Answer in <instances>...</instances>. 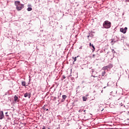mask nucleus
Wrapping results in <instances>:
<instances>
[{"label": "nucleus", "mask_w": 129, "mask_h": 129, "mask_svg": "<svg viewBox=\"0 0 129 129\" xmlns=\"http://www.w3.org/2000/svg\"><path fill=\"white\" fill-rule=\"evenodd\" d=\"M28 7H31V5H28Z\"/></svg>", "instance_id": "4c0bfd02"}, {"label": "nucleus", "mask_w": 129, "mask_h": 129, "mask_svg": "<svg viewBox=\"0 0 129 129\" xmlns=\"http://www.w3.org/2000/svg\"><path fill=\"white\" fill-rule=\"evenodd\" d=\"M99 110H101V111H103V108L101 109H99Z\"/></svg>", "instance_id": "2f4dec72"}, {"label": "nucleus", "mask_w": 129, "mask_h": 129, "mask_svg": "<svg viewBox=\"0 0 129 129\" xmlns=\"http://www.w3.org/2000/svg\"><path fill=\"white\" fill-rule=\"evenodd\" d=\"M103 27L104 29H109L111 27V22L106 20L103 24Z\"/></svg>", "instance_id": "f257e3e1"}, {"label": "nucleus", "mask_w": 129, "mask_h": 129, "mask_svg": "<svg viewBox=\"0 0 129 129\" xmlns=\"http://www.w3.org/2000/svg\"><path fill=\"white\" fill-rule=\"evenodd\" d=\"M115 38L111 40V43L112 45H113V44H114V43H116V42H117L116 40H115Z\"/></svg>", "instance_id": "4468645a"}, {"label": "nucleus", "mask_w": 129, "mask_h": 129, "mask_svg": "<svg viewBox=\"0 0 129 129\" xmlns=\"http://www.w3.org/2000/svg\"><path fill=\"white\" fill-rule=\"evenodd\" d=\"M20 6H17L16 7L17 11H21L22 9H24V6H25V5L21 4Z\"/></svg>", "instance_id": "39448f33"}, {"label": "nucleus", "mask_w": 129, "mask_h": 129, "mask_svg": "<svg viewBox=\"0 0 129 129\" xmlns=\"http://www.w3.org/2000/svg\"><path fill=\"white\" fill-rule=\"evenodd\" d=\"M95 57V54H93V57L94 58Z\"/></svg>", "instance_id": "72a5a7b5"}, {"label": "nucleus", "mask_w": 129, "mask_h": 129, "mask_svg": "<svg viewBox=\"0 0 129 129\" xmlns=\"http://www.w3.org/2000/svg\"><path fill=\"white\" fill-rule=\"evenodd\" d=\"M58 102H59V100H58Z\"/></svg>", "instance_id": "79ce46f5"}, {"label": "nucleus", "mask_w": 129, "mask_h": 129, "mask_svg": "<svg viewBox=\"0 0 129 129\" xmlns=\"http://www.w3.org/2000/svg\"><path fill=\"white\" fill-rule=\"evenodd\" d=\"M88 95H89L88 94H87L86 96H87H87H88Z\"/></svg>", "instance_id": "e433bc0d"}, {"label": "nucleus", "mask_w": 129, "mask_h": 129, "mask_svg": "<svg viewBox=\"0 0 129 129\" xmlns=\"http://www.w3.org/2000/svg\"><path fill=\"white\" fill-rule=\"evenodd\" d=\"M78 57V56L77 57H74V56L72 57V59H73V60H74L73 62V64H74V62L76 61V60H77Z\"/></svg>", "instance_id": "ddd939ff"}, {"label": "nucleus", "mask_w": 129, "mask_h": 129, "mask_svg": "<svg viewBox=\"0 0 129 129\" xmlns=\"http://www.w3.org/2000/svg\"><path fill=\"white\" fill-rule=\"evenodd\" d=\"M18 99H19V97L17 95H15L14 96V101L15 102H16V101H17V102H19V101H18Z\"/></svg>", "instance_id": "f8f14e48"}, {"label": "nucleus", "mask_w": 129, "mask_h": 129, "mask_svg": "<svg viewBox=\"0 0 129 129\" xmlns=\"http://www.w3.org/2000/svg\"><path fill=\"white\" fill-rule=\"evenodd\" d=\"M32 10H33V9L31 7H28L27 8L28 12H31V11H32Z\"/></svg>", "instance_id": "dca6fc26"}, {"label": "nucleus", "mask_w": 129, "mask_h": 129, "mask_svg": "<svg viewBox=\"0 0 129 129\" xmlns=\"http://www.w3.org/2000/svg\"><path fill=\"white\" fill-rule=\"evenodd\" d=\"M125 3H129V0H125Z\"/></svg>", "instance_id": "cd10ccee"}, {"label": "nucleus", "mask_w": 129, "mask_h": 129, "mask_svg": "<svg viewBox=\"0 0 129 129\" xmlns=\"http://www.w3.org/2000/svg\"><path fill=\"white\" fill-rule=\"evenodd\" d=\"M87 100V98L86 97H85V96L83 97V101H86Z\"/></svg>", "instance_id": "a211bd4d"}, {"label": "nucleus", "mask_w": 129, "mask_h": 129, "mask_svg": "<svg viewBox=\"0 0 129 129\" xmlns=\"http://www.w3.org/2000/svg\"><path fill=\"white\" fill-rule=\"evenodd\" d=\"M107 85H108V83H107Z\"/></svg>", "instance_id": "ea45409f"}, {"label": "nucleus", "mask_w": 129, "mask_h": 129, "mask_svg": "<svg viewBox=\"0 0 129 129\" xmlns=\"http://www.w3.org/2000/svg\"><path fill=\"white\" fill-rule=\"evenodd\" d=\"M89 37H90V36H89V35H88V36H87V38H88V39H89Z\"/></svg>", "instance_id": "473e14b6"}, {"label": "nucleus", "mask_w": 129, "mask_h": 129, "mask_svg": "<svg viewBox=\"0 0 129 129\" xmlns=\"http://www.w3.org/2000/svg\"><path fill=\"white\" fill-rule=\"evenodd\" d=\"M105 75V71L102 72V76H104Z\"/></svg>", "instance_id": "4be33fe9"}, {"label": "nucleus", "mask_w": 129, "mask_h": 129, "mask_svg": "<svg viewBox=\"0 0 129 129\" xmlns=\"http://www.w3.org/2000/svg\"><path fill=\"white\" fill-rule=\"evenodd\" d=\"M122 1H124V0H122Z\"/></svg>", "instance_id": "37998d69"}, {"label": "nucleus", "mask_w": 129, "mask_h": 129, "mask_svg": "<svg viewBox=\"0 0 129 129\" xmlns=\"http://www.w3.org/2000/svg\"><path fill=\"white\" fill-rule=\"evenodd\" d=\"M113 67V66L112 63H109L108 65L104 67L103 68L104 70H109V69H110Z\"/></svg>", "instance_id": "f03ea898"}, {"label": "nucleus", "mask_w": 129, "mask_h": 129, "mask_svg": "<svg viewBox=\"0 0 129 129\" xmlns=\"http://www.w3.org/2000/svg\"><path fill=\"white\" fill-rule=\"evenodd\" d=\"M114 39H117V40H116L117 41V42H118V41H119V37H118L117 36H115Z\"/></svg>", "instance_id": "6ab92c4d"}, {"label": "nucleus", "mask_w": 129, "mask_h": 129, "mask_svg": "<svg viewBox=\"0 0 129 129\" xmlns=\"http://www.w3.org/2000/svg\"><path fill=\"white\" fill-rule=\"evenodd\" d=\"M112 53H115V54H116V52L114 51V49H112Z\"/></svg>", "instance_id": "5701e85b"}, {"label": "nucleus", "mask_w": 129, "mask_h": 129, "mask_svg": "<svg viewBox=\"0 0 129 129\" xmlns=\"http://www.w3.org/2000/svg\"><path fill=\"white\" fill-rule=\"evenodd\" d=\"M64 101H65V99H62L60 101V102H59L58 104H60V103H62V102H64Z\"/></svg>", "instance_id": "aec40b11"}, {"label": "nucleus", "mask_w": 129, "mask_h": 129, "mask_svg": "<svg viewBox=\"0 0 129 129\" xmlns=\"http://www.w3.org/2000/svg\"><path fill=\"white\" fill-rule=\"evenodd\" d=\"M22 86H26V82L25 81H22Z\"/></svg>", "instance_id": "f3484780"}, {"label": "nucleus", "mask_w": 129, "mask_h": 129, "mask_svg": "<svg viewBox=\"0 0 129 129\" xmlns=\"http://www.w3.org/2000/svg\"><path fill=\"white\" fill-rule=\"evenodd\" d=\"M80 87L79 86H78V87H77L76 89H77V90L79 89Z\"/></svg>", "instance_id": "c85d7f7f"}, {"label": "nucleus", "mask_w": 129, "mask_h": 129, "mask_svg": "<svg viewBox=\"0 0 129 129\" xmlns=\"http://www.w3.org/2000/svg\"><path fill=\"white\" fill-rule=\"evenodd\" d=\"M24 97H28V98H31V94L30 93H26L24 94Z\"/></svg>", "instance_id": "1a4fd4ad"}, {"label": "nucleus", "mask_w": 129, "mask_h": 129, "mask_svg": "<svg viewBox=\"0 0 129 129\" xmlns=\"http://www.w3.org/2000/svg\"><path fill=\"white\" fill-rule=\"evenodd\" d=\"M80 50H81L82 49V46H81L79 47Z\"/></svg>", "instance_id": "7c9ffc66"}, {"label": "nucleus", "mask_w": 129, "mask_h": 129, "mask_svg": "<svg viewBox=\"0 0 129 129\" xmlns=\"http://www.w3.org/2000/svg\"><path fill=\"white\" fill-rule=\"evenodd\" d=\"M42 129H46V127H45V126H43V127Z\"/></svg>", "instance_id": "c756f323"}, {"label": "nucleus", "mask_w": 129, "mask_h": 129, "mask_svg": "<svg viewBox=\"0 0 129 129\" xmlns=\"http://www.w3.org/2000/svg\"><path fill=\"white\" fill-rule=\"evenodd\" d=\"M5 118V114H4V111H0V119H4Z\"/></svg>", "instance_id": "423d86ee"}, {"label": "nucleus", "mask_w": 129, "mask_h": 129, "mask_svg": "<svg viewBox=\"0 0 129 129\" xmlns=\"http://www.w3.org/2000/svg\"><path fill=\"white\" fill-rule=\"evenodd\" d=\"M59 128H60L59 127H57L55 129H59Z\"/></svg>", "instance_id": "f704fd0d"}, {"label": "nucleus", "mask_w": 129, "mask_h": 129, "mask_svg": "<svg viewBox=\"0 0 129 129\" xmlns=\"http://www.w3.org/2000/svg\"><path fill=\"white\" fill-rule=\"evenodd\" d=\"M56 97H54V98L53 99V101H56Z\"/></svg>", "instance_id": "393cba45"}, {"label": "nucleus", "mask_w": 129, "mask_h": 129, "mask_svg": "<svg viewBox=\"0 0 129 129\" xmlns=\"http://www.w3.org/2000/svg\"><path fill=\"white\" fill-rule=\"evenodd\" d=\"M15 5L16 7H19V6H21V2L20 1H15Z\"/></svg>", "instance_id": "9d476101"}, {"label": "nucleus", "mask_w": 129, "mask_h": 129, "mask_svg": "<svg viewBox=\"0 0 129 129\" xmlns=\"http://www.w3.org/2000/svg\"><path fill=\"white\" fill-rule=\"evenodd\" d=\"M42 109L43 110H46V111H48L49 110V106L47 105H44V106L42 107Z\"/></svg>", "instance_id": "6e6552de"}, {"label": "nucleus", "mask_w": 129, "mask_h": 129, "mask_svg": "<svg viewBox=\"0 0 129 129\" xmlns=\"http://www.w3.org/2000/svg\"><path fill=\"white\" fill-rule=\"evenodd\" d=\"M67 98V96H66V95H63L62 96V99L66 100Z\"/></svg>", "instance_id": "2eb2a0df"}, {"label": "nucleus", "mask_w": 129, "mask_h": 129, "mask_svg": "<svg viewBox=\"0 0 129 129\" xmlns=\"http://www.w3.org/2000/svg\"><path fill=\"white\" fill-rule=\"evenodd\" d=\"M127 30V27H125L124 28H121L120 29V32H121V33H123V34H125V33H126Z\"/></svg>", "instance_id": "20e7f679"}, {"label": "nucleus", "mask_w": 129, "mask_h": 129, "mask_svg": "<svg viewBox=\"0 0 129 129\" xmlns=\"http://www.w3.org/2000/svg\"><path fill=\"white\" fill-rule=\"evenodd\" d=\"M91 72H92L91 74L92 77H97V76L96 75H94V70L92 69Z\"/></svg>", "instance_id": "9b49d317"}, {"label": "nucleus", "mask_w": 129, "mask_h": 129, "mask_svg": "<svg viewBox=\"0 0 129 129\" xmlns=\"http://www.w3.org/2000/svg\"><path fill=\"white\" fill-rule=\"evenodd\" d=\"M89 35L90 37H93V36H94V35L92 33H91V32L89 33Z\"/></svg>", "instance_id": "412c9836"}, {"label": "nucleus", "mask_w": 129, "mask_h": 129, "mask_svg": "<svg viewBox=\"0 0 129 129\" xmlns=\"http://www.w3.org/2000/svg\"><path fill=\"white\" fill-rule=\"evenodd\" d=\"M5 116L4 119L6 121H9V120H11V117H10V115L8 114V112L5 113Z\"/></svg>", "instance_id": "7ed1b4c3"}, {"label": "nucleus", "mask_w": 129, "mask_h": 129, "mask_svg": "<svg viewBox=\"0 0 129 129\" xmlns=\"http://www.w3.org/2000/svg\"><path fill=\"white\" fill-rule=\"evenodd\" d=\"M30 77H31V76H29V82H31V80Z\"/></svg>", "instance_id": "bb28decb"}, {"label": "nucleus", "mask_w": 129, "mask_h": 129, "mask_svg": "<svg viewBox=\"0 0 129 129\" xmlns=\"http://www.w3.org/2000/svg\"><path fill=\"white\" fill-rule=\"evenodd\" d=\"M62 79H65V78H66V77H65V76L63 75V76H62Z\"/></svg>", "instance_id": "b1692460"}, {"label": "nucleus", "mask_w": 129, "mask_h": 129, "mask_svg": "<svg viewBox=\"0 0 129 129\" xmlns=\"http://www.w3.org/2000/svg\"><path fill=\"white\" fill-rule=\"evenodd\" d=\"M89 46L91 50H92V52H94L95 51V47H94V45H93V44H91V43H90Z\"/></svg>", "instance_id": "0eeeda50"}, {"label": "nucleus", "mask_w": 129, "mask_h": 129, "mask_svg": "<svg viewBox=\"0 0 129 129\" xmlns=\"http://www.w3.org/2000/svg\"><path fill=\"white\" fill-rule=\"evenodd\" d=\"M81 112V110H80L79 111V112Z\"/></svg>", "instance_id": "58836bf2"}, {"label": "nucleus", "mask_w": 129, "mask_h": 129, "mask_svg": "<svg viewBox=\"0 0 129 129\" xmlns=\"http://www.w3.org/2000/svg\"><path fill=\"white\" fill-rule=\"evenodd\" d=\"M91 33H92L93 35V34H95V32H94V31H91Z\"/></svg>", "instance_id": "a878e982"}, {"label": "nucleus", "mask_w": 129, "mask_h": 129, "mask_svg": "<svg viewBox=\"0 0 129 129\" xmlns=\"http://www.w3.org/2000/svg\"><path fill=\"white\" fill-rule=\"evenodd\" d=\"M85 111H86V110H84V112H85Z\"/></svg>", "instance_id": "c9c22d12"}, {"label": "nucleus", "mask_w": 129, "mask_h": 129, "mask_svg": "<svg viewBox=\"0 0 129 129\" xmlns=\"http://www.w3.org/2000/svg\"><path fill=\"white\" fill-rule=\"evenodd\" d=\"M77 91H78L77 90V91H76V92H77Z\"/></svg>", "instance_id": "a19ab883"}]
</instances>
